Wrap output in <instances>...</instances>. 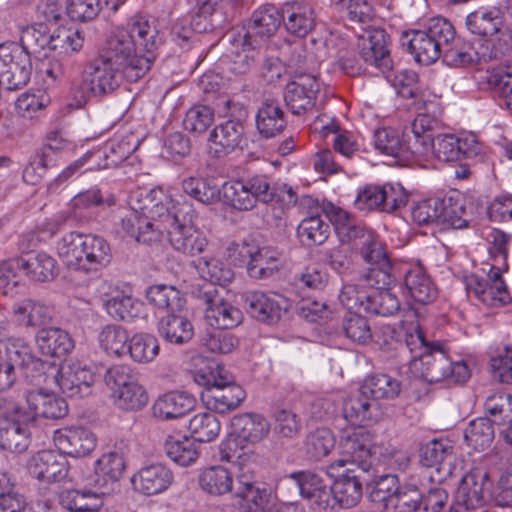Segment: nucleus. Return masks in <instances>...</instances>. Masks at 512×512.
Masks as SVG:
<instances>
[{"label": "nucleus", "mask_w": 512, "mask_h": 512, "mask_svg": "<svg viewBox=\"0 0 512 512\" xmlns=\"http://www.w3.org/2000/svg\"><path fill=\"white\" fill-rule=\"evenodd\" d=\"M27 467L32 477L49 483L63 480L68 473L66 462L51 450H43L33 455Z\"/></svg>", "instance_id": "nucleus-32"}, {"label": "nucleus", "mask_w": 512, "mask_h": 512, "mask_svg": "<svg viewBox=\"0 0 512 512\" xmlns=\"http://www.w3.org/2000/svg\"><path fill=\"white\" fill-rule=\"evenodd\" d=\"M465 200L459 195H449L441 199L439 225L446 228L462 229L468 225Z\"/></svg>", "instance_id": "nucleus-50"}, {"label": "nucleus", "mask_w": 512, "mask_h": 512, "mask_svg": "<svg viewBox=\"0 0 512 512\" xmlns=\"http://www.w3.org/2000/svg\"><path fill=\"white\" fill-rule=\"evenodd\" d=\"M195 268L201 278L214 286L224 288L234 277L233 271L214 257H202L195 262Z\"/></svg>", "instance_id": "nucleus-56"}, {"label": "nucleus", "mask_w": 512, "mask_h": 512, "mask_svg": "<svg viewBox=\"0 0 512 512\" xmlns=\"http://www.w3.org/2000/svg\"><path fill=\"white\" fill-rule=\"evenodd\" d=\"M39 375L49 389H59L68 397H84L91 393L95 382L94 371L80 361H69L61 365L44 363L39 360Z\"/></svg>", "instance_id": "nucleus-6"}, {"label": "nucleus", "mask_w": 512, "mask_h": 512, "mask_svg": "<svg viewBox=\"0 0 512 512\" xmlns=\"http://www.w3.org/2000/svg\"><path fill=\"white\" fill-rule=\"evenodd\" d=\"M225 289L212 284L202 285L197 297L205 305L207 323L217 329H231L242 321L241 311L224 297Z\"/></svg>", "instance_id": "nucleus-12"}, {"label": "nucleus", "mask_w": 512, "mask_h": 512, "mask_svg": "<svg viewBox=\"0 0 512 512\" xmlns=\"http://www.w3.org/2000/svg\"><path fill=\"white\" fill-rule=\"evenodd\" d=\"M121 227L127 235L145 244L159 240L162 235V227L160 225H155V223L145 220L141 213L130 206L121 217Z\"/></svg>", "instance_id": "nucleus-41"}, {"label": "nucleus", "mask_w": 512, "mask_h": 512, "mask_svg": "<svg viewBox=\"0 0 512 512\" xmlns=\"http://www.w3.org/2000/svg\"><path fill=\"white\" fill-rule=\"evenodd\" d=\"M405 287L416 302L429 303L437 296V289L421 265H414L405 272Z\"/></svg>", "instance_id": "nucleus-46"}, {"label": "nucleus", "mask_w": 512, "mask_h": 512, "mask_svg": "<svg viewBox=\"0 0 512 512\" xmlns=\"http://www.w3.org/2000/svg\"><path fill=\"white\" fill-rule=\"evenodd\" d=\"M138 147L133 133L116 134L103 146L89 150L92 158L87 169L100 170L115 167L126 160Z\"/></svg>", "instance_id": "nucleus-17"}, {"label": "nucleus", "mask_w": 512, "mask_h": 512, "mask_svg": "<svg viewBox=\"0 0 512 512\" xmlns=\"http://www.w3.org/2000/svg\"><path fill=\"white\" fill-rule=\"evenodd\" d=\"M442 111L434 102H430L425 107V112L419 113L411 124L413 134V145H424L425 155L430 151L433 132L441 127Z\"/></svg>", "instance_id": "nucleus-39"}, {"label": "nucleus", "mask_w": 512, "mask_h": 512, "mask_svg": "<svg viewBox=\"0 0 512 512\" xmlns=\"http://www.w3.org/2000/svg\"><path fill=\"white\" fill-rule=\"evenodd\" d=\"M201 397L208 409L223 414L236 409L245 399L246 393L241 386L226 384L222 380L218 386L203 392Z\"/></svg>", "instance_id": "nucleus-34"}, {"label": "nucleus", "mask_w": 512, "mask_h": 512, "mask_svg": "<svg viewBox=\"0 0 512 512\" xmlns=\"http://www.w3.org/2000/svg\"><path fill=\"white\" fill-rule=\"evenodd\" d=\"M282 18L285 29L298 37H305L316 23L313 7L303 1L285 3L282 6Z\"/></svg>", "instance_id": "nucleus-33"}, {"label": "nucleus", "mask_w": 512, "mask_h": 512, "mask_svg": "<svg viewBox=\"0 0 512 512\" xmlns=\"http://www.w3.org/2000/svg\"><path fill=\"white\" fill-rule=\"evenodd\" d=\"M111 46L105 42L99 55L85 67L84 74L90 77L94 96H104L115 91L123 78L135 82L147 73V61L132 64L121 55H114Z\"/></svg>", "instance_id": "nucleus-4"}, {"label": "nucleus", "mask_w": 512, "mask_h": 512, "mask_svg": "<svg viewBox=\"0 0 512 512\" xmlns=\"http://www.w3.org/2000/svg\"><path fill=\"white\" fill-rule=\"evenodd\" d=\"M491 497L488 474L482 469H472L466 473L457 488L456 500L466 510L482 508Z\"/></svg>", "instance_id": "nucleus-20"}, {"label": "nucleus", "mask_w": 512, "mask_h": 512, "mask_svg": "<svg viewBox=\"0 0 512 512\" xmlns=\"http://www.w3.org/2000/svg\"><path fill=\"white\" fill-rule=\"evenodd\" d=\"M158 332L167 342L183 345L193 338L194 327L186 316L179 312H171L159 320Z\"/></svg>", "instance_id": "nucleus-43"}, {"label": "nucleus", "mask_w": 512, "mask_h": 512, "mask_svg": "<svg viewBox=\"0 0 512 512\" xmlns=\"http://www.w3.org/2000/svg\"><path fill=\"white\" fill-rule=\"evenodd\" d=\"M55 155V150L51 145L42 147L24 168V181L36 185L43 178L47 169L55 165Z\"/></svg>", "instance_id": "nucleus-60"}, {"label": "nucleus", "mask_w": 512, "mask_h": 512, "mask_svg": "<svg viewBox=\"0 0 512 512\" xmlns=\"http://www.w3.org/2000/svg\"><path fill=\"white\" fill-rule=\"evenodd\" d=\"M329 477L334 479L332 489L337 506L351 508L357 505L362 497V480L360 470L352 467H339L338 464H329L326 467Z\"/></svg>", "instance_id": "nucleus-18"}, {"label": "nucleus", "mask_w": 512, "mask_h": 512, "mask_svg": "<svg viewBox=\"0 0 512 512\" xmlns=\"http://www.w3.org/2000/svg\"><path fill=\"white\" fill-rule=\"evenodd\" d=\"M246 303L252 317L266 323L277 321L288 308L286 298L277 293L250 292Z\"/></svg>", "instance_id": "nucleus-31"}, {"label": "nucleus", "mask_w": 512, "mask_h": 512, "mask_svg": "<svg viewBox=\"0 0 512 512\" xmlns=\"http://www.w3.org/2000/svg\"><path fill=\"white\" fill-rule=\"evenodd\" d=\"M337 235L341 243L349 244V242L359 239L361 241V254L368 263H376L382 256L379 243L375 240L373 234L357 224L355 220L345 228V233H338Z\"/></svg>", "instance_id": "nucleus-47"}, {"label": "nucleus", "mask_w": 512, "mask_h": 512, "mask_svg": "<svg viewBox=\"0 0 512 512\" xmlns=\"http://www.w3.org/2000/svg\"><path fill=\"white\" fill-rule=\"evenodd\" d=\"M193 438L169 436L165 441L166 455L176 464L187 467L199 457L198 445Z\"/></svg>", "instance_id": "nucleus-52"}, {"label": "nucleus", "mask_w": 512, "mask_h": 512, "mask_svg": "<svg viewBox=\"0 0 512 512\" xmlns=\"http://www.w3.org/2000/svg\"><path fill=\"white\" fill-rule=\"evenodd\" d=\"M56 252L71 270L86 275L107 267L112 259L109 243L101 236L69 232L56 243Z\"/></svg>", "instance_id": "nucleus-3"}, {"label": "nucleus", "mask_w": 512, "mask_h": 512, "mask_svg": "<svg viewBox=\"0 0 512 512\" xmlns=\"http://www.w3.org/2000/svg\"><path fill=\"white\" fill-rule=\"evenodd\" d=\"M29 52L16 43L0 44V85L7 90L25 86L31 76Z\"/></svg>", "instance_id": "nucleus-11"}, {"label": "nucleus", "mask_w": 512, "mask_h": 512, "mask_svg": "<svg viewBox=\"0 0 512 512\" xmlns=\"http://www.w3.org/2000/svg\"><path fill=\"white\" fill-rule=\"evenodd\" d=\"M108 291L104 301L106 312L116 320L129 321L140 313L142 303L135 299L128 287L121 288L118 284L106 283Z\"/></svg>", "instance_id": "nucleus-29"}, {"label": "nucleus", "mask_w": 512, "mask_h": 512, "mask_svg": "<svg viewBox=\"0 0 512 512\" xmlns=\"http://www.w3.org/2000/svg\"><path fill=\"white\" fill-rule=\"evenodd\" d=\"M173 482L172 470L161 463L143 466L131 478L134 490L146 496L165 492Z\"/></svg>", "instance_id": "nucleus-26"}, {"label": "nucleus", "mask_w": 512, "mask_h": 512, "mask_svg": "<svg viewBox=\"0 0 512 512\" xmlns=\"http://www.w3.org/2000/svg\"><path fill=\"white\" fill-rule=\"evenodd\" d=\"M235 477V497L243 501L250 511L263 508L268 502L269 493L257 483L252 465L238 462Z\"/></svg>", "instance_id": "nucleus-23"}, {"label": "nucleus", "mask_w": 512, "mask_h": 512, "mask_svg": "<svg viewBox=\"0 0 512 512\" xmlns=\"http://www.w3.org/2000/svg\"><path fill=\"white\" fill-rule=\"evenodd\" d=\"M465 286L469 297H475L488 307H501L510 301L505 282H500L498 286H495L477 275H470L465 280Z\"/></svg>", "instance_id": "nucleus-35"}, {"label": "nucleus", "mask_w": 512, "mask_h": 512, "mask_svg": "<svg viewBox=\"0 0 512 512\" xmlns=\"http://www.w3.org/2000/svg\"><path fill=\"white\" fill-rule=\"evenodd\" d=\"M430 150L441 161L453 162L465 159L476 163L484 160L485 147L473 133L455 136L453 134L437 135L431 139Z\"/></svg>", "instance_id": "nucleus-9"}, {"label": "nucleus", "mask_w": 512, "mask_h": 512, "mask_svg": "<svg viewBox=\"0 0 512 512\" xmlns=\"http://www.w3.org/2000/svg\"><path fill=\"white\" fill-rule=\"evenodd\" d=\"M468 446L475 450L489 447L494 439V428L489 418L480 417L470 421L464 432Z\"/></svg>", "instance_id": "nucleus-61"}, {"label": "nucleus", "mask_w": 512, "mask_h": 512, "mask_svg": "<svg viewBox=\"0 0 512 512\" xmlns=\"http://www.w3.org/2000/svg\"><path fill=\"white\" fill-rule=\"evenodd\" d=\"M229 252H237L239 261L247 262V272L251 278L267 279L276 273L281 266V252L271 246L258 247L248 243H233ZM231 257L232 254L229 253Z\"/></svg>", "instance_id": "nucleus-14"}, {"label": "nucleus", "mask_w": 512, "mask_h": 512, "mask_svg": "<svg viewBox=\"0 0 512 512\" xmlns=\"http://www.w3.org/2000/svg\"><path fill=\"white\" fill-rule=\"evenodd\" d=\"M146 298L155 308L167 310L168 313L180 312L186 304L185 298L178 289L165 284L149 287Z\"/></svg>", "instance_id": "nucleus-48"}, {"label": "nucleus", "mask_w": 512, "mask_h": 512, "mask_svg": "<svg viewBox=\"0 0 512 512\" xmlns=\"http://www.w3.org/2000/svg\"><path fill=\"white\" fill-rule=\"evenodd\" d=\"M281 22L282 10L279 11L273 5H264L252 14L247 28H243L241 33L262 47L275 34Z\"/></svg>", "instance_id": "nucleus-28"}, {"label": "nucleus", "mask_w": 512, "mask_h": 512, "mask_svg": "<svg viewBox=\"0 0 512 512\" xmlns=\"http://www.w3.org/2000/svg\"><path fill=\"white\" fill-rule=\"evenodd\" d=\"M244 124L237 119H228L217 125L209 136L210 152L223 157L240 147L244 138Z\"/></svg>", "instance_id": "nucleus-30"}, {"label": "nucleus", "mask_w": 512, "mask_h": 512, "mask_svg": "<svg viewBox=\"0 0 512 512\" xmlns=\"http://www.w3.org/2000/svg\"><path fill=\"white\" fill-rule=\"evenodd\" d=\"M125 469L126 463L121 453L116 451L104 453L94 462V473L82 479L83 482L97 488L98 491L84 489L81 491V496L83 498H100L111 493L122 478Z\"/></svg>", "instance_id": "nucleus-10"}, {"label": "nucleus", "mask_w": 512, "mask_h": 512, "mask_svg": "<svg viewBox=\"0 0 512 512\" xmlns=\"http://www.w3.org/2000/svg\"><path fill=\"white\" fill-rule=\"evenodd\" d=\"M159 42L155 20L144 15L130 18L125 26L116 28L106 39L115 56L121 55L132 64L147 61V72L155 61Z\"/></svg>", "instance_id": "nucleus-2"}, {"label": "nucleus", "mask_w": 512, "mask_h": 512, "mask_svg": "<svg viewBox=\"0 0 512 512\" xmlns=\"http://www.w3.org/2000/svg\"><path fill=\"white\" fill-rule=\"evenodd\" d=\"M230 43L229 69L235 74H244L253 66L262 47L241 32L234 35Z\"/></svg>", "instance_id": "nucleus-40"}, {"label": "nucleus", "mask_w": 512, "mask_h": 512, "mask_svg": "<svg viewBox=\"0 0 512 512\" xmlns=\"http://www.w3.org/2000/svg\"><path fill=\"white\" fill-rule=\"evenodd\" d=\"M224 202L234 209L249 211L256 207L254 197L250 194L246 181L236 180L223 185Z\"/></svg>", "instance_id": "nucleus-63"}, {"label": "nucleus", "mask_w": 512, "mask_h": 512, "mask_svg": "<svg viewBox=\"0 0 512 512\" xmlns=\"http://www.w3.org/2000/svg\"><path fill=\"white\" fill-rule=\"evenodd\" d=\"M318 92L317 79L311 75H303L286 85L284 99L294 115H304L315 108Z\"/></svg>", "instance_id": "nucleus-24"}, {"label": "nucleus", "mask_w": 512, "mask_h": 512, "mask_svg": "<svg viewBox=\"0 0 512 512\" xmlns=\"http://www.w3.org/2000/svg\"><path fill=\"white\" fill-rule=\"evenodd\" d=\"M236 469V465H234ZM236 470L215 465L204 469L198 478V483L203 492L211 496H223L235 491Z\"/></svg>", "instance_id": "nucleus-37"}, {"label": "nucleus", "mask_w": 512, "mask_h": 512, "mask_svg": "<svg viewBox=\"0 0 512 512\" xmlns=\"http://www.w3.org/2000/svg\"><path fill=\"white\" fill-rule=\"evenodd\" d=\"M360 57L370 66L385 73L392 69L387 47V34L380 28H369L359 37Z\"/></svg>", "instance_id": "nucleus-22"}, {"label": "nucleus", "mask_w": 512, "mask_h": 512, "mask_svg": "<svg viewBox=\"0 0 512 512\" xmlns=\"http://www.w3.org/2000/svg\"><path fill=\"white\" fill-rule=\"evenodd\" d=\"M335 446V437L331 430L319 428L310 432L304 441L307 456L313 460H320L327 456Z\"/></svg>", "instance_id": "nucleus-64"}, {"label": "nucleus", "mask_w": 512, "mask_h": 512, "mask_svg": "<svg viewBox=\"0 0 512 512\" xmlns=\"http://www.w3.org/2000/svg\"><path fill=\"white\" fill-rule=\"evenodd\" d=\"M330 464L367 472L372 465V436L363 427L345 432L339 442V458Z\"/></svg>", "instance_id": "nucleus-13"}, {"label": "nucleus", "mask_w": 512, "mask_h": 512, "mask_svg": "<svg viewBox=\"0 0 512 512\" xmlns=\"http://www.w3.org/2000/svg\"><path fill=\"white\" fill-rule=\"evenodd\" d=\"M39 359L31 354V349L23 342L16 341L0 348V391L11 387L15 381L17 367H30L38 369Z\"/></svg>", "instance_id": "nucleus-21"}, {"label": "nucleus", "mask_w": 512, "mask_h": 512, "mask_svg": "<svg viewBox=\"0 0 512 512\" xmlns=\"http://www.w3.org/2000/svg\"><path fill=\"white\" fill-rule=\"evenodd\" d=\"M13 312L17 321L25 326L44 325L51 319V310L48 306L30 299L16 303Z\"/></svg>", "instance_id": "nucleus-57"}, {"label": "nucleus", "mask_w": 512, "mask_h": 512, "mask_svg": "<svg viewBox=\"0 0 512 512\" xmlns=\"http://www.w3.org/2000/svg\"><path fill=\"white\" fill-rule=\"evenodd\" d=\"M188 430L195 441L207 443L218 437L221 425L212 412H200L190 419Z\"/></svg>", "instance_id": "nucleus-55"}, {"label": "nucleus", "mask_w": 512, "mask_h": 512, "mask_svg": "<svg viewBox=\"0 0 512 512\" xmlns=\"http://www.w3.org/2000/svg\"><path fill=\"white\" fill-rule=\"evenodd\" d=\"M343 416L353 425H368L377 422L382 409L380 403L359 388L343 402Z\"/></svg>", "instance_id": "nucleus-27"}, {"label": "nucleus", "mask_w": 512, "mask_h": 512, "mask_svg": "<svg viewBox=\"0 0 512 512\" xmlns=\"http://www.w3.org/2000/svg\"><path fill=\"white\" fill-rule=\"evenodd\" d=\"M98 342L106 354L121 358L127 355L129 334L122 326L109 324L99 332Z\"/></svg>", "instance_id": "nucleus-53"}, {"label": "nucleus", "mask_w": 512, "mask_h": 512, "mask_svg": "<svg viewBox=\"0 0 512 512\" xmlns=\"http://www.w3.org/2000/svg\"><path fill=\"white\" fill-rule=\"evenodd\" d=\"M34 417L16 412L12 418L0 420V446L13 453H22L30 445Z\"/></svg>", "instance_id": "nucleus-19"}, {"label": "nucleus", "mask_w": 512, "mask_h": 512, "mask_svg": "<svg viewBox=\"0 0 512 512\" xmlns=\"http://www.w3.org/2000/svg\"><path fill=\"white\" fill-rule=\"evenodd\" d=\"M501 11L497 8H480L470 13L466 18L468 30L480 36H492L502 27Z\"/></svg>", "instance_id": "nucleus-51"}, {"label": "nucleus", "mask_w": 512, "mask_h": 512, "mask_svg": "<svg viewBox=\"0 0 512 512\" xmlns=\"http://www.w3.org/2000/svg\"><path fill=\"white\" fill-rule=\"evenodd\" d=\"M369 298L365 301L364 313L391 316L400 308V301L391 289H369Z\"/></svg>", "instance_id": "nucleus-59"}, {"label": "nucleus", "mask_w": 512, "mask_h": 512, "mask_svg": "<svg viewBox=\"0 0 512 512\" xmlns=\"http://www.w3.org/2000/svg\"><path fill=\"white\" fill-rule=\"evenodd\" d=\"M22 258V270L34 281L45 282L54 279L58 273L56 260L45 252Z\"/></svg>", "instance_id": "nucleus-49"}, {"label": "nucleus", "mask_w": 512, "mask_h": 512, "mask_svg": "<svg viewBox=\"0 0 512 512\" xmlns=\"http://www.w3.org/2000/svg\"><path fill=\"white\" fill-rule=\"evenodd\" d=\"M231 426L239 440L251 444L261 442L270 432L268 420L256 413H244L234 416Z\"/></svg>", "instance_id": "nucleus-38"}, {"label": "nucleus", "mask_w": 512, "mask_h": 512, "mask_svg": "<svg viewBox=\"0 0 512 512\" xmlns=\"http://www.w3.org/2000/svg\"><path fill=\"white\" fill-rule=\"evenodd\" d=\"M453 454V445L446 439H433L420 450V461L426 467H435L450 464Z\"/></svg>", "instance_id": "nucleus-58"}, {"label": "nucleus", "mask_w": 512, "mask_h": 512, "mask_svg": "<svg viewBox=\"0 0 512 512\" xmlns=\"http://www.w3.org/2000/svg\"><path fill=\"white\" fill-rule=\"evenodd\" d=\"M454 40V27L442 17L431 18L423 30L404 32L400 42L414 56L415 61L424 65L436 62L442 55L448 41Z\"/></svg>", "instance_id": "nucleus-5"}, {"label": "nucleus", "mask_w": 512, "mask_h": 512, "mask_svg": "<svg viewBox=\"0 0 512 512\" xmlns=\"http://www.w3.org/2000/svg\"><path fill=\"white\" fill-rule=\"evenodd\" d=\"M158 339L149 333H136L129 338L127 354L137 363H149L158 355Z\"/></svg>", "instance_id": "nucleus-54"}, {"label": "nucleus", "mask_w": 512, "mask_h": 512, "mask_svg": "<svg viewBox=\"0 0 512 512\" xmlns=\"http://www.w3.org/2000/svg\"><path fill=\"white\" fill-rule=\"evenodd\" d=\"M36 343L43 355L52 357L65 356L74 348V341L69 333L56 327L39 330Z\"/></svg>", "instance_id": "nucleus-45"}, {"label": "nucleus", "mask_w": 512, "mask_h": 512, "mask_svg": "<svg viewBox=\"0 0 512 512\" xmlns=\"http://www.w3.org/2000/svg\"><path fill=\"white\" fill-rule=\"evenodd\" d=\"M55 446L72 457L89 455L97 446L96 435L86 427H63L54 432Z\"/></svg>", "instance_id": "nucleus-25"}, {"label": "nucleus", "mask_w": 512, "mask_h": 512, "mask_svg": "<svg viewBox=\"0 0 512 512\" xmlns=\"http://www.w3.org/2000/svg\"><path fill=\"white\" fill-rule=\"evenodd\" d=\"M129 206L141 213L145 220L160 225L162 229L175 217L183 216L191 211V204L186 200L172 199L162 188H138L129 196Z\"/></svg>", "instance_id": "nucleus-7"}, {"label": "nucleus", "mask_w": 512, "mask_h": 512, "mask_svg": "<svg viewBox=\"0 0 512 512\" xmlns=\"http://www.w3.org/2000/svg\"><path fill=\"white\" fill-rule=\"evenodd\" d=\"M360 388L379 402V399L397 396L400 391V383L387 374H376L368 377Z\"/></svg>", "instance_id": "nucleus-62"}, {"label": "nucleus", "mask_w": 512, "mask_h": 512, "mask_svg": "<svg viewBox=\"0 0 512 512\" xmlns=\"http://www.w3.org/2000/svg\"><path fill=\"white\" fill-rule=\"evenodd\" d=\"M194 217V211L188 214L175 217L173 221L164 226L163 231L168 234V240L171 247L188 256H195L202 253L208 245V240L204 232L193 225L188 224Z\"/></svg>", "instance_id": "nucleus-15"}, {"label": "nucleus", "mask_w": 512, "mask_h": 512, "mask_svg": "<svg viewBox=\"0 0 512 512\" xmlns=\"http://www.w3.org/2000/svg\"><path fill=\"white\" fill-rule=\"evenodd\" d=\"M255 121L259 134L264 138L276 137L287 126L284 111L275 100H266L261 104Z\"/></svg>", "instance_id": "nucleus-42"}, {"label": "nucleus", "mask_w": 512, "mask_h": 512, "mask_svg": "<svg viewBox=\"0 0 512 512\" xmlns=\"http://www.w3.org/2000/svg\"><path fill=\"white\" fill-rule=\"evenodd\" d=\"M195 399L183 392H170L160 396L153 405V414L161 420L177 419L189 412Z\"/></svg>", "instance_id": "nucleus-44"}, {"label": "nucleus", "mask_w": 512, "mask_h": 512, "mask_svg": "<svg viewBox=\"0 0 512 512\" xmlns=\"http://www.w3.org/2000/svg\"><path fill=\"white\" fill-rule=\"evenodd\" d=\"M374 148L381 154L391 156L400 165H410L419 157L425 156L426 144L413 145L393 128H380L373 135Z\"/></svg>", "instance_id": "nucleus-16"}, {"label": "nucleus", "mask_w": 512, "mask_h": 512, "mask_svg": "<svg viewBox=\"0 0 512 512\" xmlns=\"http://www.w3.org/2000/svg\"><path fill=\"white\" fill-rule=\"evenodd\" d=\"M284 483L298 489L313 512H336L338 509L332 486L316 473L300 471L284 478Z\"/></svg>", "instance_id": "nucleus-8"}, {"label": "nucleus", "mask_w": 512, "mask_h": 512, "mask_svg": "<svg viewBox=\"0 0 512 512\" xmlns=\"http://www.w3.org/2000/svg\"><path fill=\"white\" fill-rule=\"evenodd\" d=\"M406 347L411 353L410 371L423 380L436 383H463L470 377V370L464 361L453 362L439 343H429L419 322L405 326Z\"/></svg>", "instance_id": "nucleus-1"}, {"label": "nucleus", "mask_w": 512, "mask_h": 512, "mask_svg": "<svg viewBox=\"0 0 512 512\" xmlns=\"http://www.w3.org/2000/svg\"><path fill=\"white\" fill-rule=\"evenodd\" d=\"M26 402L31 411V416H41L47 419H59L68 414V404L65 399L55 393H47L43 390L29 391L26 394Z\"/></svg>", "instance_id": "nucleus-36"}]
</instances>
